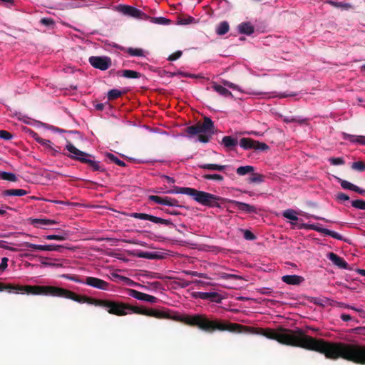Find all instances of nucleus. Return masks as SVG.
I'll use <instances>...</instances> for the list:
<instances>
[{"instance_id": "obj_16", "label": "nucleus", "mask_w": 365, "mask_h": 365, "mask_svg": "<svg viewBox=\"0 0 365 365\" xmlns=\"http://www.w3.org/2000/svg\"><path fill=\"white\" fill-rule=\"evenodd\" d=\"M282 280L287 284L299 285L304 280V279L302 276L293 274L284 275L282 277Z\"/></svg>"}, {"instance_id": "obj_5", "label": "nucleus", "mask_w": 365, "mask_h": 365, "mask_svg": "<svg viewBox=\"0 0 365 365\" xmlns=\"http://www.w3.org/2000/svg\"><path fill=\"white\" fill-rule=\"evenodd\" d=\"M187 133L190 136L196 135V141L207 143L214 133V125L209 118H205L202 123L188 127Z\"/></svg>"}, {"instance_id": "obj_46", "label": "nucleus", "mask_w": 365, "mask_h": 365, "mask_svg": "<svg viewBox=\"0 0 365 365\" xmlns=\"http://www.w3.org/2000/svg\"><path fill=\"white\" fill-rule=\"evenodd\" d=\"M351 168L353 169H354V170L361 171V170H364L365 169V165L361 161H357V162H354L352 164Z\"/></svg>"}, {"instance_id": "obj_40", "label": "nucleus", "mask_w": 365, "mask_h": 365, "mask_svg": "<svg viewBox=\"0 0 365 365\" xmlns=\"http://www.w3.org/2000/svg\"><path fill=\"white\" fill-rule=\"evenodd\" d=\"M150 215L145 214V213H138V212H133L129 215L130 217L140 219V220H149Z\"/></svg>"}, {"instance_id": "obj_59", "label": "nucleus", "mask_w": 365, "mask_h": 365, "mask_svg": "<svg viewBox=\"0 0 365 365\" xmlns=\"http://www.w3.org/2000/svg\"><path fill=\"white\" fill-rule=\"evenodd\" d=\"M329 4H330L331 5H334L335 6H344V7H346V8H349L350 7V5L349 4H342L341 3H336V2H334V1H328Z\"/></svg>"}, {"instance_id": "obj_43", "label": "nucleus", "mask_w": 365, "mask_h": 365, "mask_svg": "<svg viewBox=\"0 0 365 365\" xmlns=\"http://www.w3.org/2000/svg\"><path fill=\"white\" fill-rule=\"evenodd\" d=\"M121 95V92L117 89H113L110 91L108 93V98L110 99H115L118 98Z\"/></svg>"}, {"instance_id": "obj_8", "label": "nucleus", "mask_w": 365, "mask_h": 365, "mask_svg": "<svg viewBox=\"0 0 365 365\" xmlns=\"http://www.w3.org/2000/svg\"><path fill=\"white\" fill-rule=\"evenodd\" d=\"M299 228H304L308 230H312L317 231L318 232L322 233L326 235H329L332 237L334 239L339 240H343L344 237L342 235H339V233L329 230L327 228H323L319 226V225L315 224H302L298 227Z\"/></svg>"}, {"instance_id": "obj_64", "label": "nucleus", "mask_w": 365, "mask_h": 365, "mask_svg": "<svg viewBox=\"0 0 365 365\" xmlns=\"http://www.w3.org/2000/svg\"><path fill=\"white\" fill-rule=\"evenodd\" d=\"M354 310L357 312H359V313H360L361 316L365 317V311L364 310H363L361 309H358V308H356V307H354Z\"/></svg>"}, {"instance_id": "obj_11", "label": "nucleus", "mask_w": 365, "mask_h": 365, "mask_svg": "<svg viewBox=\"0 0 365 365\" xmlns=\"http://www.w3.org/2000/svg\"><path fill=\"white\" fill-rule=\"evenodd\" d=\"M89 62L94 68L102 71L108 69L111 65L110 59L105 56H91Z\"/></svg>"}, {"instance_id": "obj_35", "label": "nucleus", "mask_w": 365, "mask_h": 365, "mask_svg": "<svg viewBox=\"0 0 365 365\" xmlns=\"http://www.w3.org/2000/svg\"><path fill=\"white\" fill-rule=\"evenodd\" d=\"M44 238L48 240L63 241L67 239V235H48L44 236Z\"/></svg>"}, {"instance_id": "obj_18", "label": "nucleus", "mask_w": 365, "mask_h": 365, "mask_svg": "<svg viewBox=\"0 0 365 365\" xmlns=\"http://www.w3.org/2000/svg\"><path fill=\"white\" fill-rule=\"evenodd\" d=\"M343 138L353 143L365 145V136L364 135H354L347 133H343Z\"/></svg>"}, {"instance_id": "obj_39", "label": "nucleus", "mask_w": 365, "mask_h": 365, "mask_svg": "<svg viewBox=\"0 0 365 365\" xmlns=\"http://www.w3.org/2000/svg\"><path fill=\"white\" fill-rule=\"evenodd\" d=\"M149 221H151L156 224L168 225L170 223V222L167 220L162 219L160 217H158L153 215H150Z\"/></svg>"}, {"instance_id": "obj_41", "label": "nucleus", "mask_w": 365, "mask_h": 365, "mask_svg": "<svg viewBox=\"0 0 365 365\" xmlns=\"http://www.w3.org/2000/svg\"><path fill=\"white\" fill-rule=\"evenodd\" d=\"M203 177L206 180H217V181L223 180V177L219 174H206V175H204Z\"/></svg>"}, {"instance_id": "obj_9", "label": "nucleus", "mask_w": 365, "mask_h": 365, "mask_svg": "<svg viewBox=\"0 0 365 365\" xmlns=\"http://www.w3.org/2000/svg\"><path fill=\"white\" fill-rule=\"evenodd\" d=\"M240 145L244 149H255L260 150H266L269 149V146L267 144L248 138H242L240 141Z\"/></svg>"}, {"instance_id": "obj_53", "label": "nucleus", "mask_w": 365, "mask_h": 365, "mask_svg": "<svg viewBox=\"0 0 365 365\" xmlns=\"http://www.w3.org/2000/svg\"><path fill=\"white\" fill-rule=\"evenodd\" d=\"M7 262H8V258L3 257L1 259V262L0 264V273H1L2 272H4L6 269V268L8 266Z\"/></svg>"}, {"instance_id": "obj_57", "label": "nucleus", "mask_w": 365, "mask_h": 365, "mask_svg": "<svg viewBox=\"0 0 365 365\" xmlns=\"http://www.w3.org/2000/svg\"><path fill=\"white\" fill-rule=\"evenodd\" d=\"M181 51H178L174 53H173L172 55H170L168 58V59L170 61H174V60H176L178 58H179L180 56H181Z\"/></svg>"}, {"instance_id": "obj_23", "label": "nucleus", "mask_w": 365, "mask_h": 365, "mask_svg": "<svg viewBox=\"0 0 365 365\" xmlns=\"http://www.w3.org/2000/svg\"><path fill=\"white\" fill-rule=\"evenodd\" d=\"M192 276H200V274H198L197 272H194V271L188 272V271L184 270V282H183L184 287L189 285L190 284L198 282L197 280L193 281V280L190 279V277H192Z\"/></svg>"}, {"instance_id": "obj_48", "label": "nucleus", "mask_w": 365, "mask_h": 365, "mask_svg": "<svg viewBox=\"0 0 365 365\" xmlns=\"http://www.w3.org/2000/svg\"><path fill=\"white\" fill-rule=\"evenodd\" d=\"M244 237L247 240H254L256 239V236L250 230H244Z\"/></svg>"}, {"instance_id": "obj_28", "label": "nucleus", "mask_w": 365, "mask_h": 365, "mask_svg": "<svg viewBox=\"0 0 365 365\" xmlns=\"http://www.w3.org/2000/svg\"><path fill=\"white\" fill-rule=\"evenodd\" d=\"M40 251H57L62 252V250L64 249L63 245H41Z\"/></svg>"}, {"instance_id": "obj_38", "label": "nucleus", "mask_w": 365, "mask_h": 365, "mask_svg": "<svg viewBox=\"0 0 365 365\" xmlns=\"http://www.w3.org/2000/svg\"><path fill=\"white\" fill-rule=\"evenodd\" d=\"M329 162L332 165H341L344 164V160L342 157L338 158H329Z\"/></svg>"}, {"instance_id": "obj_13", "label": "nucleus", "mask_w": 365, "mask_h": 365, "mask_svg": "<svg viewBox=\"0 0 365 365\" xmlns=\"http://www.w3.org/2000/svg\"><path fill=\"white\" fill-rule=\"evenodd\" d=\"M195 297H200L202 299H210L211 302L220 303L222 298L217 292H194L190 293Z\"/></svg>"}, {"instance_id": "obj_47", "label": "nucleus", "mask_w": 365, "mask_h": 365, "mask_svg": "<svg viewBox=\"0 0 365 365\" xmlns=\"http://www.w3.org/2000/svg\"><path fill=\"white\" fill-rule=\"evenodd\" d=\"M53 202L56 203V204L64 205H68V206H71V207L80 206V204L78 202H70L68 201L55 200V201H53Z\"/></svg>"}, {"instance_id": "obj_51", "label": "nucleus", "mask_w": 365, "mask_h": 365, "mask_svg": "<svg viewBox=\"0 0 365 365\" xmlns=\"http://www.w3.org/2000/svg\"><path fill=\"white\" fill-rule=\"evenodd\" d=\"M41 23L46 26H51L54 24L53 19L50 18H43L41 19Z\"/></svg>"}, {"instance_id": "obj_34", "label": "nucleus", "mask_w": 365, "mask_h": 365, "mask_svg": "<svg viewBox=\"0 0 365 365\" xmlns=\"http://www.w3.org/2000/svg\"><path fill=\"white\" fill-rule=\"evenodd\" d=\"M122 76L128 78H138L140 77V74L133 70H124L122 71Z\"/></svg>"}, {"instance_id": "obj_30", "label": "nucleus", "mask_w": 365, "mask_h": 365, "mask_svg": "<svg viewBox=\"0 0 365 365\" xmlns=\"http://www.w3.org/2000/svg\"><path fill=\"white\" fill-rule=\"evenodd\" d=\"M0 180L9 182H15L17 180L16 175L12 173L0 171Z\"/></svg>"}, {"instance_id": "obj_27", "label": "nucleus", "mask_w": 365, "mask_h": 365, "mask_svg": "<svg viewBox=\"0 0 365 365\" xmlns=\"http://www.w3.org/2000/svg\"><path fill=\"white\" fill-rule=\"evenodd\" d=\"M222 144L225 148H230L237 144V140L231 136H225L222 140Z\"/></svg>"}, {"instance_id": "obj_19", "label": "nucleus", "mask_w": 365, "mask_h": 365, "mask_svg": "<svg viewBox=\"0 0 365 365\" xmlns=\"http://www.w3.org/2000/svg\"><path fill=\"white\" fill-rule=\"evenodd\" d=\"M36 140L44 146L46 149H48L53 155H55L56 153H58V150H56L52 145L51 142L48 140L43 139L39 136H36L35 138Z\"/></svg>"}, {"instance_id": "obj_17", "label": "nucleus", "mask_w": 365, "mask_h": 365, "mask_svg": "<svg viewBox=\"0 0 365 365\" xmlns=\"http://www.w3.org/2000/svg\"><path fill=\"white\" fill-rule=\"evenodd\" d=\"M232 203L235 204V205L237 207L238 210L243 211L246 213H255L257 210L255 207L239 201L232 200Z\"/></svg>"}, {"instance_id": "obj_1", "label": "nucleus", "mask_w": 365, "mask_h": 365, "mask_svg": "<svg viewBox=\"0 0 365 365\" xmlns=\"http://www.w3.org/2000/svg\"><path fill=\"white\" fill-rule=\"evenodd\" d=\"M184 324L197 327L200 330L212 333L216 331L230 332H250L264 336L279 343L294 347L322 354L326 358L336 360L339 358L353 363L365 365V345L358 343L331 342L307 335L300 328L296 329L279 327L271 328H253L240 324L210 319L205 314H185Z\"/></svg>"}, {"instance_id": "obj_24", "label": "nucleus", "mask_w": 365, "mask_h": 365, "mask_svg": "<svg viewBox=\"0 0 365 365\" xmlns=\"http://www.w3.org/2000/svg\"><path fill=\"white\" fill-rule=\"evenodd\" d=\"M341 185L345 190H350L365 196V189L361 188L355 184H341Z\"/></svg>"}, {"instance_id": "obj_6", "label": "nucleus", "mask_w": 365, "mask_h": 365, "mask_svg": "<svg viewBox=\"0 0 365 365\" xmlns=\"http://www.w3.org/2000/svg\"><path fill=\"white\" fill-rule=\"evenodd\" d=\"M66 148L69 153V157L76 160H78L81 162L88 163V165L93 170H97L99 169V165L98 162L93 160L92 157L90 155L77 149L71 143H68L66 144Z\"/></svg>"}, {"instance_id": "obj_2", "label": "nucleus", "mask_w": 365, "mask_h": 365, "mask_svg": "<svg viewBox=\"0 0 365 365\" xmlns=\"http://www.w3.org/2000/svg\"><path fill=\"white\" fill-rule=\"evenodd\" d=\"M58 291V297L69 299L78 303H87L96 307H100L106 309L109 314L116 316H125L134 313L157 319L170 318L167 313L156 309H148L145 307L134 306L123 302L96 299L85 295H78L72 291L61 287H59Z\"/></svg>"}, {"instance_id": "obj_21", "label": "nucleus", "mask_w": 365, "mask_h": 365, "mask_svg": "<svg viewBox=\"0 0 365 365\" xmlns=\"http://www.w3.org/2000/svg\"><path fill=\"white\" fill-rule=\"evenodd\" d=\"M28 193V192L23 189H9L3 192V195L6 196H23Z\"/></svg>"}, {"instance_id": "obj_62", "label": "nucleus", "mask_w": 365, "mask_h": 365, "mask_svg": "<svg viewBox=\"0 0 365 365\" xmlns=\"http://www.w3.org/2000/svg\"><path fill=\"white\" fill-rule=\"evenodd\" d=\"M339 307H343V308H345V309H352V310H354V307H352L351 305H349V304H344V303H342V302H339Z\"/></svg>"}, {"instance_id": "obj_31", "label": "nucleus", "mask_w": 365, "mask_h": 365, "mask_svg": "<svg viewBox=\"0 0 365 365\" xmlns=\"http://www.w3.org/2000/svg\"><path fill=\"white\" fill-rule=\"evenodd\" d=\"M283 217L293 221H297L299 218L297 216V212L292 209H288L283 212Z\"/></svg>"}, {"instance_id": "obj_61", "label": "nucleus", "mask_w": 365, "mask_h": 365, "mask_svg": "<svg viewBox=\"0 0 365 365\" xmlns=\"http://www.w3.org/2000/svg\"><path fill=\"white\" fill-rule=\"evenodd\" d=\"M340 317L344 322H349L352 319L349 314H342Z\"/></svg>"}, {"instance_id": "obj_37", "label": "nucleus", "mask_w": 365, "mask_h": 365, "mask_svg": "<svg viewBox=\"0 0 365 365\" xmlns=\"http://www.w3.org/2000/svg\"><path fill=\"white\" fill-rule=\"evenodd\" d=\"M222 83L224 86H227L228 88H230L233 90H236L240 93H250V92H246L242 91L237 85H235L231 82H229L227 81H223Z\"/></svg>"}, {"instance_id": "obj_50", "label": "nucleus", "mask_w": 365, "mask_h": 365, "mask_svg": "<svg viewBox=\"0 0 365 365\" xmlns=\"http://www.w3.org/2000/svg\"><path fill=\"white\" fill-rule=\"evenodd\" d=\"M139 256L146 259H156L158 257L157 254L152 252H142Z\"/></svg>"}, {"instance_id": "obj_25", "label": "nucleus", "mask_w": 365, "mask_h": 365, "mask_svg": "<svg viewBox=\"0 0 365 365\" xmlns=\"http://www.w3.org/2000/svg\"><path fill=\"white\" fill-rule=\"evenodd\" d=\"M128 294L130 297H132L140 301H145V297H147L148 294L140 292L139 291H137L135 289H129L128 290Z\"/></svg>"}, {"instance_id": "obj_58", "label": "nucleus", "mask_w": 365, "mask_h": 365, "mask_svg": "<svg viewBox=\"0 0 365 365\" xmlns=\"http://www.w3.org/2000/svg\"><path fill=\"white\" fill-rule=\"evenodd\" d=\"M197 21H195V19L191 16H188V17H184V25L185 24H192V23H196Z\"/></svg>"}, {"instance_id": "obj_52", "label": "nucleus", "mask_w": 365, "mask_h": 365, "mask_svg": "<svg viewBox=\"0 0 365 365\" xmlns=\"http://www.w3.org/2000/svg\"><path fill=\"white\" fill-rule=\"evenodd\" d=\"M12 138V135L10 133L6 130H0V138L5 140H10Z\"/></svg>"}, {"instance_id": "obj_22", "label": "nucleus", "mask_w": 365, "mask_h": 365, "mask_svg": "<svg viewBox=\"0 0 365 365\" xmlns=\"http://www.w3.org/2000/svg\"><path fill=\"white\" fill-rule=\"evenodd\" d=\"M238 30L240 34L250 35L254 32V28L250 23H242L238 26Z\"/></svg>"}, {"instance_id": "obj_10", "label": "nucleus", "mask_w": 365, "mask_h": 365, "mask_svg": "<svg viewBox=\"0 0 365 365\" xmlns=\"http://www.w3.org/2000/svg\"><path fill=\"white\" fill-rule=\"evenodd\" d=\"M115 10L126 16L142 19L145 15L140 10L128 5L120 4L115 7Z\"/></svg>"}, {"instance_id": "obj_45", "label": "nucleus", "mask_w": 365, "mask_h": 365, "mask_svg": "<svg viewBox=\"0 0 365 365\" xmlns=\"http://www.w3.org/2000/svg\"><path fill=\"white\" fill-rule=\"evenodd\" d=\"M63 277L66 278L68 279H70L71 281H73L75 282H77V283L85 284V282H84L85 279H80L78 277L75 276V275L66 274V275H63Z\"/></svg>"}, {"instance_id": "obj_42", "label": "nucleus", "mask_w": 365, "mask_h": 365, "mask_svg": "<svg viewBox=\"0 0 365 365\" xmlns=\"http://www.w3.org/2000/svg\"><path fill=\"white\" fill-rule=\"evenodd\" d=\"M336 200L339 202H344L345 201H349V196L345 193H343V192H338L336 193Z\"/></svg>"}, {"instance_id": "obj_26", "label": "nucleus", "mask_w": 365, "mask_h": 365, "mask_svg": "<svg viewBox=\"0 0 365 365\" xmlns=\"http://www.w3.org/2000/svg\"><path fill=\"white\" fill-rule=\"evenodd\" d=\"M212 88L222 96L232 97V93L222 86L217 85L214 83L212 84Z\"/></svg>"}, {"instance_id": "obj_54", "label": "nucleus", "mask_w": 365, "mask_h": 365, "mask_svg": "<svg viewBox=\"0 0 365 365\" xmlns=\"http://www.w3.org/2000/svg\"><path fill=\"white\" fill-rule=\"evenodd\" d=\"M24 246L26 248H32L34 250H40L41 245H35L31 242H24Z\"/></svg>"}, {"instance_id": "obj_7", "label": "nucleus", "mask_w": 365, "mask_h": 365, "mask_svg": "<svg viewBox=\"0 0 365 365\" xmlns=\"http://www.w3.org/2000/svg\"><path fill=\"white\" fill-rule=\"evenodd\" d=\"M254 170H255V168L253 166L246 165V166L239 167L237 169L236 172L239 175H241V176L245 175L247 174H250L251 175L250 180L252 182H263L265 180H276V179H274L273 178H267L262 174L255 173Z\"/></svg>"}, {"instance_id": "obj_44", "label": "nucleus", "mask_w": 365, "mask_h": 365, "mask_svg": "<svg viewBox=\"0 0 365 365\" xmlns=\"http://www.w3.org/2000/svg\"><path fill=\"white\" fill-rule=\"evenodd\" d=\"M63 277L66 278L68 279H70L71 281H73L75 282H77V283L85 284V282H84L85 279H80L78 277L75 276V275L66 274V275H63Z\"/></svg>"}, {"instance_id": "obj_20", "label": "nucleus", "mask_w": 365, "mask_h": 365, "mask_svg": "<svg viewBox=\"0 0 365 365\" xmlns=\"http://www.w3.org/2000/svg\"><path fill=\"white\" fill-rule=\"evenodd\" d=\"M31 224L37 228L42 227L43 225H51L56 223V221L48 219H31Z\"/></svg>"}, {"instance_id": "obj_60", "label": "nucleus", "mask_w": 365, "mask_h": 365, "mask_svg": "<svg viewBox=\"0 0 365 365\" xmlns=\"http://www.w3.org/2000/svg\"><path fill=\"white\" fill-rule=\"evenodd\" d=\"M304 217H306L307 218H309V217H312L315 220H324V221H327V220H325L324 218L323 217H318V216H315V215H309V214H304L303 215Z\"/></svg>"}, {"instance_id": "obj_56", "label": "nucleus", "mask_w": 365, "mask_h": 365, "mask_svg": "<svg viewBox=\"0 0 365 365\" xmlns=\"http://www.w3.org/2000/svg\"><path fill=\"white\" fill-rule=\"evenodd\" d=\"M223 278L225 279H241L242 277L241 276L233 274H225L223 276Z\"/></svg>"}, {"instance_id": "obj_14", "label": "nucleus", "mask_w": 365, "mask_h": 365, "mask_svg": "<svg viewBox=\"0 0 365 365\" xmlns=\"http://www.w3.org/2000/svg\"><path fill=\"white\" fill-rule=\"evenodd\" d=\"M148 199L153 201L156 204L174 206L176 205L177 200L168 197H160L158 195H150Z\"/></svg>"}, {"instance_id": "obj_49", "label": "nucleus", "mask_w": 365, "mask_h": 365, "mask_svg": "<svg viewBox=\"0 0 365 365\" xmlns=\"http://www.w3.org/2000/svg\"><path fill=\"white\" fill-rule=\"evenodd\" d=\"M170 21L169 19L164 18V17L155 18L153 20V22L158 24H163V25L168 24L170 23Z\"/></svg>"}, {"instance_id": "obj_33", "label": "nucleus", "mask_w": 365, "mask_h": 365, "mask_svg": "<svg viewBox=\"0 0 365 365\" xmlns=\"http://www.w3.org/2000/svg\"><path fill=\"white\" fill-rule=\"evenodd\" d=\"M200 167L203 169L210 170H222L225 168V165H220L217 164H203L200 165Z\"/></svg>"}, {"instance_id": "obj_29", "label": "nucleus", "mask_w": 365, "mask_h": 365, "mask_svg": "<svg viewBox=\"0 0 365 365\" xmlns=\"http://www.w3.org/2000/svg\"><path fill=\"white\" fill-rule=\"evenodd\" d=\"M230 29L229 24L227 21L221 22L216 29V33L218 35H224L228 32Z\"/></svg>"}, {"instance_id": "obj_63", "label": "nucleus", "mask_w": 365, "mask_h": 365, "mask_svg": "<svg viewBox=\"0 0 365 365\" xmlns=\"http://www.w3.org/2000/svg\"><path fill=\"white\" fill-rule=\"evenodd\" d=\"M111 159L115 162L116 164L119 165H124V163L120 160H118L117 158L114 157L113 155H111Z\"/></svg>"}, {"instance_id": "obj_55", "label": "nucleus", "mask_w": 365, "mask_h": 365, "mask_svg": "<svg viewBox=\"0 0 365 365\" xmlns=\"http://www.w3.org/2000/svg\"><path fill=\"white\" fill-rule=\"evenodd\" d=\"M158 301H159V299L157 297L150 295V294H147V297H145V302H148L151 304H155Z\"/></svg>"}, {"instance_id": "obj_3", "label": "nucleus", "mask_w": 365, "mask_h": 365, "mask_svg": "<svg viewBox=\"0 0 365 365\" xmlns=\"http://www.w3.org/2000/svg\"><path fill=\"white\" fill-rule=\"evenodd\" d=\"M59 287L54 286L41 285H15L12 284H4L0 282V292L8 291L9 292L19 293L26 292L29 294L46 295L58 297Z\"/></svg>"}, {"instance_id": "obj_36", "label": "nucleus", "mask_w": 365, "mask_h": 365, "mask_svg": "<svg viewBox=\"0 0 365 365\" xmlns=\"http://www.w3.org/2000/svg\"><path fill=\"white\" fill-rule=\"evenodd\" d=\"M351 205L356 209L365 210V201L363 200H356L351 201Z\"/></svg>"}, {"instance_id": "obj_12", "label": "nucleus", "mask_w": 365, "mask_h": 365, "mask_svg": "<svg viewBox=\"0 0 365 365\" xmlns=\"http://www.w3.org/2000/svg\"><path fill=\"white\" fill-rule=\"evenodd\" d=\"M85 284L101 290H108L110 284L106 281L93 277H86Z\"/></svg>"}, {"instance_id": "obj_15", "label": "nucleus", "mask_w": 365, "mask_h": 365, "mask_svg": "<svg viewBox=\"0 0 365 365\" xmlns=\"http://www.w3.org/2000/svg\"><path fill=\"white\" fill-rule=\"evenodd\" d=\"M328 258L339 268L349 269L348 263L342 257L338 256L334 252H329L328 255Z\"/></svg>"}, {"instance_id": "obj_32", "label": "nucleus", "mask_w": 365, "mask_h": 365, "mask_svg": "<svg viewBox=\"0 0 365 365\" xmlns=\"http://www.w3.org/2000/svg\"><path fill=\"white\" fill-rule=\"evenodd\" d=\"M126 52L132 56H144L145 51L141 48H128Z\"/></svg>"}, {"instance_id": "obj_4", "label": "nucleus", "mask_w": 365, "mask_h": 365, "mask_svg": "<svg viewBox=\"0 0 365 365\" xmlns=\"http://www.w3.org/2000/svg\"><path fill=\"white\" fill-rule=\"evenodd\" d=\"M184 195L190 196L199 204L208 207H220L226 200L220 196L197 190L194 188L184 187Z\"/></svg>"}]
</instances>
